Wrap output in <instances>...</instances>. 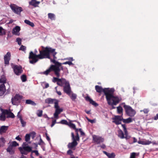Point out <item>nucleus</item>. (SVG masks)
Masks as SVG:
<instances>
[{
  "instance_id": "6",
  "label": "nucleus",
  "mask_w": 158,
  "mask_h": 158,
  "mask_svg": "<svg viewBox=\"0 0 158 158\" xmlns=\"http://www.w3.org/2000/svg\"><path fill=\"white\" fill-rule=\"evenodd\" d=\"M123 107L125 109L126 114L129 116L133 117L135 114L136 111L130 106L125 105H124Z\"/></svg>"
},
{
  "instance_id": "13",
  "label": "nucleus",
  "mask_w": 158,
  "mask_h": 158,
  "mask_svg": "<svg viewBox=\"0 0 158 158\" xmlns=\"http://www.w3.org/2000/svg\"><path fill=\"white\" fill-rule=\"evenodd\" d=\"M113 122L115 123L116 124L118 125L121 123V121H123V118L122 115L115 116L113 118Z\"/></svg>"
},
{
  "instance_id": "43",
  "label": "nucleus",
  "mask_w": 158,
  "mask_h": 158,
  "mask_svg": "<svg viewBox=\"0 0 158 158\" xmlns=\"http://www.w3.org/2000/svg\"><path fill=\"white\" fill-rule=\"evenodd\" d=\"M8 116L7 117H10L12 118H13L15 117V116L14 114L12 112H10L8 114Z\"/></svg>"
},
{
  "instance_id": "56",
  "label": "nucleus",
  "mask_w": 158,
  "mask_h": 158,
  "mask_svg": "<svg viewBox=\"0 0 158 158\" xmlns=\"http://www.w3.org/2000/svg\"><path fill=\"white\" fill-rule=\"evenodd\" d=\"M73 152L71 150H69L67 152V153L68 155H72Z\"/></svg>"
},
{
  "instance_id": "64",
  "label": "nucleus",
  "mask_w": 158,
  "mask_h": 158,
  "mask_svg": "<svg viewBox=\"0 0 158 158\" xmlns=\"http://www.w3.org/2000/svg\"><path fill=\"white\" fill-rule=\"evenodd\" d=\"M56 92L59 95H61V93L60 91H56Z\"/></svg>"
},
{
  "instance_id": "40",
  "label": "nucleus",
  "mask_w": 158,
  "mask_h": 158,
  "mask_svg": "<svg viewBox=\"0 0 158 158\" xmlns=\"http://www.w3.org/2000/svg\"><path fill=\"white\" fill-rule=\"evenodd\" d=\"M29 134L30 136H31L32 139H34L35 137L36 133L34 131H32Z\"/></svg>"
},
{
  "instance_id": "15",
  "label": "nucleus",
  "mask_w": 158,
  "mask_h": 158,
  "mask_svg": "<svg viewBox=\"0 0 158 158\" xmlns=\"http://www.w3.org/2000/svg\"><path fill=\"white\" fill-rule=\"evenodd\" d=\"M11 54L10 52H8L4 56L5 64H8L9 61L10 59Z\"/></svg>"
},
{
  "instance_id": "16",
  "label": "nucleus",
  "mask_w": 158,
  "mask_h": 158,
  "mask_svg": "<svg viewBox=\"0 0 158 158\" xmlns=\"http://www.w3.org/2000/svg\"><path fill=\"white\" fill-rule=\"evenodd\" d=\"M20 30V27L18 26H16L13 28L12 31V33L13 34L19 35V32Z\"/></svg>"
},
{
  "instance_id": "48",
  "label": "nucleus",
  "mask_w": 158,
  "mask_h": 158,
  "mask_svg": "<svg viewBox=\"0 0 158 158\" xmlns=\"http://www.w3.org/2000/svg\"><path fill=\"white\" fill-rule=\"evenodd\" d=\"M122 126L123 129V130L125 135H126L127 133V130L126 128L125 127V124H122Z\"/></svg>"
},
{
  "instance_id": "23",
  "label": "nucleus",
  "mask_w": 158,
  "mask_h": 158,
  "mask_svg": "<svg viewBox=\"0 0 158 158\" xmlns=\"http://www.w3.org/2000/svg\"><path fill=\"white\" fill-rule=\"evenodd\" d=\"M40 2L36 1V0H31V1L29 2L30 5H32L35 7L37 6V5L39 4Z\"/></svg>"
},
{
  "instance_id": "33",
  "label": "nucleus",
  "mask_w": 158,
  "mask_h": 158,
  "mask_svg": "<svg viewBox=\"0 0 158 158\" xmlns=\"http://www.w3.org/2000/svg\"><path fill=\"white\" fill-rule=\"evenodd\" d=\"M26 103L28 104H31L33 105H35V103L33 101L30 100H27L26 101Z\"/></svg>"
},
{
  "instance_id": "29",
  "label": "nucleus",
  "mask_w": 158,
  "mask_h": 158,
  "mask_svg": "<svg viewBox=\"0 0 158 158\" xmlns=\"http://www.w3.org/2000/svg\"><path fill=\"white\" fill-rule=\"evenodd\" d=\"M118 136L121 139L124 138V135L123 132L121 130L118 131Z\"/></svg>"
},
{
  "instance_id": "55",
  "label": "nucleus",
  "mask_w": 158,
  "mask_h": 158,
  "mask_svg": "<svg viewBox=\"0 0 158 158\" xmlns=\"http://www.w3.org/2000/svg\"><path fill=\"white\" fill-rule=\"evenodd\" d=\"M32 153H34L37 156H38L39 155V153H38V151L37 150H33L31 151Z\"/></svg>"
},
{
  "instance_id": "46",
  "label": "nucleus",
  "mask_w": 158,
  "mask_h": 158,
  "mask_svg": "<svg viewBox=\"0 0 158 158\" xmlns=\"http://www.w3.org/2000/svg\"><path fill=\"white\" fill-rule=\"evenodd\" d=\"M6 119V116L5 114H2L0 116V120L2 121H4Z\"/></svg>"
},
{
  "instance_id": "50",
  "label": "nucleus",
  "mask_w": 158,
  "mask_h": 158,
  "mask_svg": "<svg viewBox=\"0 0 158 158\" xmlns=\"http://www.w3.org/2000/svg\"><path fill=\"white\" fill-rule=\"evenodd\" d=\"M69 125L71 127L73 128V129H76V126L74 124L71 123H70Z\"/></svg>"
},
{
  "instance_id": "47",
  "label": "nucleus",
  "mask_w": 158,
  "mask_h": 158,
  "mask_svg": "<svg viewBox=\"0 0 158 158\" xmlns=\"http://www.w3.org/2000/svg\"><path fill=\"white\" fill-rule=\"evenodd\" d=\"M21 39L20 38H18L16 39V42L18 43V44L20 45L21 44Z\"/></svg>"
},
{
  "instance_id": "5",
  "label": "nucleus",
  "mask_w": 158,
  "mask_h": 158,
  "mask_svg": "<svg viewBox=\"0 0 158 158\" xmlns=\"http://www.w3.org/2000/svg\"><path fill=\"white\" fill-rule=\"evenodd\" d=\"M32 148V147L28 146L26 143H23L22 147H19V150L22 154L26 155L31 151Z\"/></svg>"
},
{
  "instance_id": "45",
  "label": "nucleus",
  "mask_w": 158,
  "mask_h": 158,
  "mask_svg": "<svg viewBox=\"0 0 158 158\" xmlns=\"http://www.w3.org/2000/svg\"><path fill=\"white\" fill-rule=\"evenodd\" d=\"M20 122L21 123V124H22V126L23 127H25L26 125V122L24 121L23 119H21L20 120Z\"/></svg>"
},
{
  "instance_id": "42",
  "label": "nucleus",
  "mask_w": 158,
  "mask_h": 158,
  "mask_svg": "<svg viewBox=\"0 0 158 158\" xmlns=\"http://www.w3.org/2000/svg\"><path fill=\"white\" fill-rule=\"evenodd\" d=\"M43 111L42 110H38L37 112V114L39 117H40L42 114Z\"/></svg>"
},
{
  "instance_id": "53",
  "label": "nucleus",
  "mask_w": 158,
  "mask_h": 158,
  "mask_svg": "<svg viewBox=\"0 0 158 158\" xmlns=\"http://www.w3.org/2000/svg\"><path fill=\"white\" fill-rule=\"evenodd\" d=\"M64 60H69V61H73L74 60L73 59V57H68V58H64Z\"/></svg>"
},
{
  "instance_id": "20",
  "label": "nucleus",
  "mask_w": 158,
  "mask_h": 158,
  "mask_svg": "<svg viewBox=\"0 0 158 158\" xmlns=\"http://www.w3.org/2000/svg\"><path fill=\"white\" fill-rule=\"evenodd\" d=\"M5 86L4 84H2L0 86V96L2 95L5 92Z\"/></svg>"
},
{
  "instance_id": "14",
  "label": "nucleus",
  "mask_w": 158,
  "mask_h": 158,
  "mask_svg": "<svg viewBox=\"0 0 158 158\" xmlns=\"http://www.w3.org/2000/svg\"><path fill=\"white\" fill-rule=\"evenodd\" d=\"M13 68L14 73L17 75H20L22 72V68L20 66L15 65Z\"/></svg>"
},
{
  "instance_id": "54",
  "label": "nucleus",
  "mask_w": 158,
  "mask_h": 158,
  "mask_svg": "<svg viewBox=\"0 0 158 158\" xmlns=\"http://www.w3.org/2000/svg\"><path fill=\"white\" fill-rule=\"evenodd\" d=\"M142 111H143L145 114H147L148 113L149 110L148 109H144L143 110H140L141 112H142Z\"/></svg>"
},
{
  "instance_id": "2",
  "label": "nucleus",
  "mask_w": 158,
  "mask_h": 158,
  "mask_svg": "<svg viewBox=\"0 0 158 158\" xmlns=\"http://www.w3.org/2000/svg\"><path fill=\"white\" fill-rule=\"evenodd\" d=\"M52 81L54 83L56 82L57 85L61 86L64 85V91L68 95H69L70 93H71L72 91L69 82L65 79L63 78H59L54 77L52 79Z\"/></svg>"
},
{
  "instance_id": "8",
  "label": "nucleus",
  "mask_w": 158,
  "mask_h": 158,
  "mask_svg": "<svg viewBox=\"0 0 158 158\" xmlns=\"http://www.w3.org/2000/svg\"><path fill=\"white\" fill-rule=\"evenodd\" d=\"M22 98V96L19 94H16L11 99V102L14 105H18L20 103Z\"/></svg>"
},
{
  "instance_id": "35",
  "label": "nucleus",
  "mask_w": 158,
  "mask_h": 158,
  "mask_svg": "<svg viewBox=\"0 0 158 158\" xmlns=\"http://www.w3.org/2000/svg\"><path fill=\"white\" fill-rule=\"evenodd\" d=\"M10 145L12 146L14 148L15 147L19 145V144L17 143L16 141H13L11 144H10Z\"/></svg>"
},
{
  "instance_id": "9",
  "label": "nucleus",
  "mask_w": 158,
  "mask_h": 158,
  "mask_svg": "<svg viewBox=\"0 0 158 158\" xmlns=\"http://www.w3.org/2000/svg\"><path fill=\"white\" fill-rule=\"evenodd\" d=\"M95 89L96 91L98 93H100L102 92H103L106 96V94H108L109 92L110 89L109 88H105L103 89L101 86L98 85L95 86Z\"/></svg>"
},
{
  "instance_id": "11",
  "label": "nucleus",
  "mask_w": 158,
  "mask_h": 158,
  "mask_svg": "<svg viewBox=\"0 0 158 158\" xmlns=\"http://www.w3.org/2000/svg\"><path fill=\"white\" fill-rule=\"evenodd\" d=\"M92 137L94 143L98 144L103 142L104 141L103 138L98 135H94L92 136Z\"/></svg>"
},
{
  "instance_id": "49",
  "label": "nucleus",
  "mask_w": 158,
  "mask_h": 158,
  "mask_svg": "<svg viewBox=\"0 0 158 158\" xmlns=\"http://www.w3.org/2000/svg\"><path fill=\"white\" fill-rule=\"evenodd\" d=\"M26 47L22 45L19 48V50L23 51H25L26 49Z\"/></svg>"
},
{
  "instance_id": "26",
  "label": "nucleus",
  "mask_w": 158,
  "mask_h": 158,
  "mask_svg": "<svg viewBox=\"0 0 158 158\" xmlns=\"http://www.w3.org/2000/svg\"><path fill=\"white\" fill-rule=\"evenodd\" d=\"M70 93V95H68L73 101H74L77 98V95L76 94L73 93L72 91L71 92V93Z\"/></svg>"
},
{
  "instance_id": "62",
  "label": "nucleus",
  "mask_w": 158,
  "mask_h": 158,
  "mask_svg": "<svg viewBox=\"0 0 158 158\" xmlns=\"http://www.w3.org/2000/svg\"><path fill=\"white\" fill-rule=\"evenodd\" d=\"M133 143H134L136 142H137V140L135 137H133Z\"/></svg>"
},
{
  "instance_id": "17",
  "label": "nucleus",
  "mask_w": 158,
  "mask_h": 158,
  "mask_svg": "<svg viewBox=\"0 0 158 158\" xmlns=\"http://www.w3.org/2000/svg\"><path fill=\"white\" fill-rule=\"evenodd\" d=\"M138 143L139 144H141L144 145H148L152 143L151 141L148 140L143 139L142 140H139L138 141Z\"/></svg>"
},
{
  "instance_id": "61",
  "label": "nucleus",
  "mask_w": 158,
  "mask_h": 158,
  "mask_svg": "<svg viewBox=\"0 0 158 158\" xmlns=\"http://www.w3.org/2000/svg\"><path fill=\"white\" fill-rule=\"evenodd\" d=\"M158 119V114H156V116H155L154 117V119L155 120H156Z\"/></svg>"
},
{
  "instance_id": "37",
  "label": "nucleus",
  "mask_w": 158,
  "mask_h": 158,
  "mask_svg": "<svg viewBox=\"0 0 158 158\" xmlns=\"http://www.w3.org/2000/svg\"><path fill=\"white\" fill-rule=\"evenodd\" d=\"M5 34L4 30L1 27H0V36Z\"/></svg>"
},
{
  "instance_id": "59",
  "label": "nucleus",
  "mask_w": 158,
  "mask_h": 158,
  "mask_svg": "<svg viewBox=\"0 0 158 158\" xmlns=\"http://www.w3.org/2000/svg\"><path fill=\"white\" fill-rule=\"evenodd\" d=\"M15 139L18 140H19V141H20L21 140V138L20 137H19V136H17L15 138Z\"/></svg>"
},
{
  "instance_id": "36",
  "label": "nucleus",
  "mask_w": 158,
  "mask_h": 158,
  "mask_svg": "<svg viewBox=\"0 0 158 158\" xmlns=\"http://www.w3.org/2000/svg\"><path fill=\"white\" fill-rule=\"evenodd\" d=\"M30 135L29 134H26L25 136V140L26 142H28L30 139Z\"/></svg>"
},
{
  "instance_id": "7",
  "label": "nucleus",
  "mask_w": 158,
  "mask_h": 158,
  "mask_svg": "<svg viewBox=\"0 0 158 158\" xmlns=\"http://www.w3.org/2000/svg\"><path fill=\"white\" fill-rule=\"evenodd\" d=\"M54 107L55 109V111L53 114L54 116L56 119H57L59 118V114L63 111V109L61 108H60L58 102H55Z\"/></svg>"
},
{
  "instance_id": "3",
  "label": "nucleus",
  "mask_w": 158,
  "mask_h": 158,
  "mask_svg": "<svg viewBox=\"0 0 158 158\" xmlns=\"http://www.w3.org/2000/svg\"><path fill=\"white\" fill-rule=\"evenodd\" d=\"M53 60H52L51 58L50 59L51 62L54 64V65H52L50 66L48 69L44 71L43 73L44 74L47 75L51 71L53 72L55 76L56 77H59L60 76V67L61 66L58 62L56 61L53 58Z\"/></svg>"
},
{
  "instance_id": "57",
  "label": "nucleus",
  "mask_w": 158,
  "mask_h": 158,
  "mask_svg": "<svg viewBox=\"0 0 158 158\" xmlns=\"http://www.w3.org/2000/svg\"><path fill=\"white\" fill-rule=\"evenodd\" d=\"M44 142L42 140V139L40 138V141L38 143V144L40 145H43L44 144Z\"/></svg>"
},
{
  "instance_id": "44",
  "label": "nucleus",
  "mask_w": 158,
  "mask_h": 158,
  "mask_svg": "<svg viewBox=\"0 0 158 158\" xmlns=\"http://www.w3.org/2000/svg\"><path fill=\"white\" fill-rule=\"evenodd\" d=\"M5 141V139L3 138H0V146H1L2 144H4Z\"/></svg>"
},
{
  "instance_id": "52",
  "label": "nucleus",
  "mask_w": 158,
  "mask_h": 158,
  "mask_svg": "<svg viewBox=\"0 0 158 158\" xmlns=\"http://www.w3.org/2000/svg\"><path fill=\"white\" fill-rule=\"evenodd\" d=\"M74 139L77 141L79 140V137L78 132H77V134L76 136H74Z\"/></svg>"
},
{
  "instance_id": "30",
  "label": "nucleus",
  "mask_w": 158,
  "mask_h": 158,
  "mask_svg": "<svg viewBox=\"0 0 158 158\" xmlns=\"http://www.w3.org/2000/svg\"><path fill=\"white\" fill-rule=\"evenodd\" d=\"M48 17L52 20H54L55 19V15L54 14L49 13L48 14Z\"/></svg>"
},
{
  "instance_id": "41",
  "label": "nucleus",
  "mask_w": 158,
  "mask_h": 158,
  "mask_svg": "<svg viewBox=\"0 0 158 158\" xmlns=\"http://www.w3.org/2000/svg\"><path fill=\"white\" fill-rule=\"evenodd\" d=\"M138 154L136 153L132 152L131 154L130 158H135L136 156Z\"/></svg>"
},
{
  "instance_id": "4",
  "label": "nucleus",
  "mask_w": 158,
  "mask_h": 158,
  "mask_svg": "<svg viewBox=\"0 0 158 158\" xmlns=\"http://www.w3.org/2000/svg\"><path fill=\"white\" fill-rule=\"evenodd\" d=\"M114 91V88H111L108 94H106V98L108 103L111 106L116 105L121 100L120 98L113 96V94Z\"/></svg>"
},
{
  "instance_id": "1",
  "label": "nucleus",
  "mask_w": 158,
  "mask_h": 158,
  "mask_svg": "<svg viewBox=\"0 0 158 158\" xmlns=\"http://www.w3.org/2000/svg\"><path fill=\"white\" fill-rule=\"evenodd\" d=\"M55 49L46 47L43 50H40V54L36 55L37 51L35 49V50L34 53L32 51L30 52L29 56V58L30 60L29 62L31 64H34L37 62L39 59H42L44 58L51 59L50 55V54H52L54 59H56L57 58L55 55L57 53L55 52Z\"/></svg>"
},
{
  "instance_id": "63",
  "label": "nucleus",
  "mask_w": 158,
  "mask_h": 158,
  "mask_svg": "<svg viewBox=\"0 0 158 158\" xmlns=\"http://www.w3.org/2000/svg\"><path fill=\"white\" fill-rule=\"evenodd\" d=\"M46 135V139H47L48 141H50V139L49 137L47 135Z\"/></svg>"
},
{
  "instance_id": "58",
  "label": "nucleus",
  "mask_w": 158,
  "mask_h": 158,
  "mask_svg": "<svg viewBox=\"0 0 158 158\" xmlns=\"http://www.w3.org/2000/svg\"><path fill=\"white\" fill-rule=\"evenodd\" d=\"M56 123V120H53L52 122V124L51 125V127H52Z\"/></svg>"
},
{
  "instance_id": "22",
  "label": "nucleus",
  "mask_w": 158,
  "mask_h": 158,
  "mask_svg": "<svg viewBox=\"0 0 158 158\" xmlns=\"http://www.w3.org/2000/svg\"><path fill=\"white\" fill-rule=\"evenodd\" d=\"M7 151L10 154H13L14 153V148L12 146L9 145L7 149Z\"/></svg>"
},
{
  "instance_id": "34",
  "label": "nucleus",
  "mask_w": 158,
  "mask_h": 158,
  "mask_svg": "<svg viewBox=\"0 0 158 158\" xmlns=\"http://www.w3.org/2000/svg\"><path fill=\"white\" fill-rule=\"evenodd\" d=\"M118 113L119 114H121L122 113L123 108L120 106H119L117 107Z\"/></svg>"
},
{
  "instance_id": "31",
  "label": "nucleus",
  "mask_w": 158,
  "mask_h": 158,
  "mask_svg": "<svg viewBox=\"0 0 158 158\" xmlns=\"http://www.w3.org/2000/svg\"><path fill=\"white\" fill-rule=\"evenodd\" d=\"M41 85L43 89L47 88L49 86V84L45 82H42Z\"/></svg>"
},
{
  "instance_id": "28",
  "label": "nucleus",
  "mask_w": 158,
  "mask_h": 158,
  "mask_svg": "<svg viewBox=\"0 0 158 158\" xmlns=\"http://www.w3.org/2000/svg\"><path fill=\"white\" fill-rule=\"evenodd\" d=\"M24 23L26 24L29 25L31 27H34V24L33 23L30 22V21L26 19L24 20Z\"/></svg>"
},
{
  "instance_id": "18",
  "label": "nucleus",
  "mask_w": 158,
  "mask_h": 158,
  "mask_svg": "<svg viewBox=\"0 0 158 158\" xmlns=\"http://www.w3.org/2000/svg\"><path fill=\"white\" fill-rule=\"evenodd\" d=\"M58 102V101L56 99L50 98H47L45 100V102L48 104H52L53 103L55 104V102Z\"/></svg>"
},
{
  "instance_id": "10",
  "label": "nucleus",
  "mask_w": 158,
  "mask_h": 158,
  "mask_svg": "<svg viewBox=\"0 0 158 158\" xmlns=\"http://www.w3.org/2000/svg\"><path fill=\"white\" fill-rule=\"evenodd\" d=\"M10 7L15 13L18 15L20 14L21 12L23 10L21 7L14 4L11 5Z\"/></svg>"
},
{
  "instance_id": "27",
  "label": "nucleus",
  "mask_w": 158,
  "mask_h": 158,
  "mask_svg": "<svg viewBox=\"0 0 158 158\" xmlns=\"http://www.w3.org/2000/svg\"><path fill=\"white\" fill-rule=\"evenodd\" d=\"M132 119L130 117L126 119L123 118V122L125 123H129L132 122Z\"/></svg>"
},
{
  "instance_id": "21",
  "label": "nucleus",
  "mask_w": 158,
  "mask_h": 158,
  "mask_svg": "<svg viewBox=\"0 0 158 158\" xmlns=\"http://www.w3.org/2000/svg\"><path fill=\"white\" fill-rule=\"evenodd\" d=\"M103 153L106 155L109 158H114L115 155L114 153H108L107 152L103 151Z\"/></svg>"
},
{
  "instance_id": "51",
  "label": "nucleus",
  "mask_w": 158,
  "mask_h": 158,
  "mask_svg": "<svg viewBox=\"0 0 158 158\" xmlns=\"http://www.w3.org/2000/svg\"><path fill=\"white\" fill-rule=\"evenodd\" d=\"M20 111L18 113V114H17V115L18 118H19L20 120L23 119L22 115L20 114Z\"/></svg>"
},
{
  "instance_id": "38",
  "label": "nucleus",
  "mask_w": 158,
  "mask_h": 158,
  "mask_svg": "<svg viewBox=\"0 0 158 158\" xmlns=\"http://www.w3.org/2000/svg\"><path fill=\"white\" fill-rule=\"evenodd\" d=\"M21 78L22 81L23 82H25L27 80V77L26 75H23L21 76Z\"/></svg>"
},
{
  "instance_id": "60",
  "label": "nucleus",
  "mask_w": 158,
  "mask_h": 158,
  "mask_svg": "<svg viewBox=\"0 0 158 158\" xmlns=\"http://www.w3.org/2000/svg\"><path fill=\"white\" fill-rule=\"evenodd\" d=\"M32 145L33 146H34L35 147V148L36 149L37 147H38V144L36 143H34Z\"/></svg>"
},
{
  "instance_id": "39",
  "label": "nucleus",
  "mask_w": 158,
  "mask_h": 158,
  "mask_svg": "<svg viewBox=\"0 0 158 158\" xmlns=\"http://www.w3.org/2000/svg\"><path fill=\"white\" fill-rule=\"evenodd\" d=\"M58 123H61L63 124L68 125V123L67 121L65 120H61L60 122Z\"/></svg>"
},
{
  "instance_id": "25",
  "label": "nucleus",
  "mask_w": 158,
  "mask_h": 158,
  "mask_svg": "<svg viewBox=\"0 0 158 158\" xmlns=\"http://www.w3.org/2000/svg\"><path fill=\"white\" fill-rule=\"evenodd\" d=\"M8 126H2L0 128V133L5 132L7 130Z\"/></svg>"
},
{
  "instance_id": "24",
  "label": "nucleus",
  "mask_w": 158,
  "mask_h": 158,
  "mask_svg": "<svg viewBox=\"0 0 158 158\" xmlns=\"http://www.w3.org/2000/svg\"><path fill=\"white\" fill-rule=\"evenodd\" d=\"M86 99L87 100L89 101V102L90 103L92 104V105H93L95 106H98V104L97 103L95 102L93 100L91 99L89 97H87L86 98Z\"/></svg>"
},
{
  "instance_id": "19",
  "label": "nucleus",
  "mask_w": 158,
  "mask_h": 158,
  "mask_svg": "<svg viewBox=\"0 0 158 158\" xmlns=\"http://www.w3.org/2000/svg\"><path fill=\"white\" fill-rule=\"evenodd\" d=\"M58 63L60 64H60L61 67H60V71L61 70H63V66H62V64H68L69 65H73V64L72 62L71 61H66L65 62H64L63 63H60V62H58Z\"/></svg>"
},
{
  "instance_id": "32",
  "label": "nucleus",
  "mask_w": 158,
  "mask_h": 158,
  "mask_svg": "<svg viewBox=\"0 0 158 158\" xmlns=\"http://www.w3.org/2000/svg\"><path fill=\"white\" fill-rule=\"evenodd\" d=\"M6 79L4 76H2L0 79V82L3 83V84L6 83Z\"/></svg>"
},
{
  "instance_id": "12",
  "label": "nucleus",
  "mask_w": 158,
  "mask_h": 158,
  "mask_svg": "<svg viewBox=\"0 0 158 158\" xmlns=\"http://www.w3.org/2000/svg\"><path fill=\"white\" fill-rule=\"evenodd\" d=\"M71 135L73 142L69 143L68 145V148L70 149L73 148V147L76 146L78 144V143L77 142V140L74 139V134L73 133H72Z\"/></svg>"
}]
</instances>
